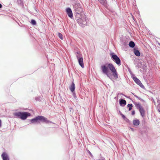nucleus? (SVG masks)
I'll list each match as a JSON object with an SVG mask.
<instances>
[{
    "label": "nucleus",
    "mask_w": 160,
    "mask_h": 160,
    "mask_svg": "<svg viewBox=\"0 0 160 160\" xmlns=\"http://www.w3.org/2000/svg\"><path fill=\"white\" fill-rule=\"evenodd\" d=\"M31 23L33 25H35L36 24V22L34 20L32 19L31 20Z\"/></svg>",
    "instance_id": "obj_20"
},
{
    "label": "nucleus",
    "mask_w": 160,
    "mask_h": 160,
    "mask_svg": "<svg viewBox=\"0 0 160 160\" xmlns=\"http://www.w3.org/2000/svg\"><path fill=\"white\" fill-rule=\"evenodd\" d=\"M66 12L68 16L70 18H72L73 17V14L71 9L68 8L66 9Z\"/></svg>",
    "instance_id": "obj_6"
},
{
    "label": "nucleus",
    "mask_w": 160,
    "mask_h": 160,
    "mask_svg": "<svg viewBox=\"0 0 160 160\" xmlns=\"http://www.w3.org/2000/svg\"><path fill=\"white\" fill-rule=\"evenodd\" d=\"M134 53L135 55L137 56H139L140 55V52L138 50H134Z\"/></svg>",
    "instance_id": "obj_15"
},
{
    "label": "nucleus",
    "mask_w": 160,
    "mask_h": 160,
    "mask_svg": "<svg viewBox=\"0 0 160 160\" xmlns=\"http://www.w3.org/2000/svg\"><path fill=\"white\" fill-rule=\"evenodd\" d=\"M3 160H9V157L6 152H3L2 154Z\"/></svg>",
    "instance_id": "obj_7"
},
{
    "label": "nucleus",
    "mask_w": 160,
    "mask_h": 160,
    "mask_svg": "<svg viewBox=\"0 0 160 160\" xmlns=\"http://www.w3.org/2000/svg\"><path fill=\"white\" fill-rule=\"evenodd\" d=\"M74 8L75 9L76 12L77 13H80L83 11L82 9L80 6L78 4L75 5L74 6Z\"/></svg>",
    "instance_id": "obj_5"
},
{
    "label": "nucleus",
    "mask_w": 160,
    "mask_h": 160,
    "mask_svg": "<svg viewBox=\"0 0 160 160\" xmlns=\"http://www.w3.org/2000/svg\"><path fill=\"white\" fill-rule=\"evenodd\" d=\"M76 57L77 58H78L81 56V54L80 52H77L76 53Z\"/></svg>",
    "instance_id": "obj_17"
},
{
    "label": "nucleus",
    "mask_w": 160,
    "mask_h": 160,
    "mask_svg": "<svg viewBox=\"0 0 160 160\" xmlns=\"http://www.w3.org/2000/svg\"><path fill=\"white\" fill-rule=\"evenodd\" d=\"M139 110L140 113L141 115L142 116V117H144L145 115V111L143 107L139 109Z\"/></svg>",
    "instance_id": "obj_10"
},
{
    "label": "nucleus",
    "mask_w": 160,
    "mask_h": 160,
    "mask_svg": "<svg viewBox=\"0 0 160 160\" xmlns=\"http://www.w3.org/2000/svg\"><path fill=\"white\" fill-rule=\"evenodd\" d=\"M135 114V112L134 111H133L132 112V115H134Z\"/></svg>",
    "instance_id": "obj_23"
},
{
    "label": "nucleus",
    "mask_w": 160,
    "mask_h": 160,
    "mask_svg": "<svg viewBox=\"0 0 160 160\" xmlns=\"http://www.w3.org/2000/svg\"><path fill=\"white\" fill-rule=\"evenodd\" d=\"M1 120L0 119V128L1 127Z\"/></svg>",
    "instance_id": "obj_24"
},
{
    "label": "nucleus",
    "mask_w": 160,
    "mask_h": 160,
    "mask_svg": "<svg viewBox=\"0 0 160 160\" xmlns=\"http://www.w3.org/2000/svg\"><path fill=\"white\" fill-rule=\"evenodd\" d=\"M129 45L130 47L133 48L135 46V43L131 41L129 42Z\"/></svg>",
    "instance_id": "obj_16"
},
{
    "label": "nucleus",
    "mask_w": 160,
    "mask_h": 160,
    "mask_svg": "<svg viewBox=\"0 0 160 160\" xmlns=\"http://www.w3.org/2000/svg\"><path fill=\"white\" fill-rule=\"evenodd\" d=\"M157 107L158 111L160 112V103L158 105Z\"/></svg>",
    "instance_id": "obj_22"
},
{
    "label": "nucleus",
    "mask_w": 160,
    "mask_h": 160,
    "mask_svg": "<svg viewBox=\"0 0 160 160\" xmlns=\"http://www.w3.org/2000/svg\"><path fill=\"white\" fill-rule=\"evenodd\" d=\"M103 1H104V0H103Z\"/></svg>",
    "instance_id": "obj_26"
},
{
    "label": "nucleus",
    "mask_w": 160,
    "mask_h": 160,
    "mask_svg": "<svg viewBox=\"0 0 160 160\" xmlns=\"http://www.w3.org/2000/svg\"><path fill=\"white\" fill-rule=\"evenodd\" d=\"M14 115L20 118L22 120H25L27 118L28 116L31 115L30 113L27 112H17L14 113Z\"/></svg>",
    "instance_id": "obj_2"
},
{
    "label": "nucleus",
    "mask_w": 160,
    "mask_h": 160,
    "mask_svg": "<svg viewBox=\"0 0 160 160\" xmlns=\"http://www.w3.org/2000/svg\"><path fill=\"white\" fill-rule=\"evenodd\" d=\"M2 4L1 3H0V8H2Z\"/></svg>",
    "instance_id": "obj_25"
},
{
    "label": "nucleus",
    "mask_w": 160,
    "mask_h": 160,
    "mask_svg": "<svg viewBox=\"0 0 160 160\" xmlns=\"http://www.w3.org/2000/svg\"><path fill=\"white\" fill-rule=\"evenodd\" d=\"M120 104L122 106V104H123L124 105H126V101L123 99H121L120 100Z\"/></svg>",
    "instance_id": "obj_14"
},
{
    "label": "nucleus",
    "mask_w": 160,
    "mask_h": 160,
    "mask_svg": "<svg viewBox=\"0 0 160 160\" xmlns=\"http://www.w3.org/2000/svg\"><path fill=\"white\" fill-rule=\"evenodd\" d=\"M108 68L112 73V75L113 78L117 79L118 78V75L117 71L112 63H108L105 65H103L101 66V69L102 72L105 74L108 77L111 78V75L109 73Z\"/></svg>",
    "instance_id": "obj_1"
},
{
    "label": "nucleus",
    "mask_w": 160,
    "mask_h": 160,
    "mask_svg": "<svg viewBox=\"0 0 160 160\" xmlns=\"http://www.w3.org/2000/svg\"><path fill=\"white\" fill-rule=\"evenodd\" d=\"M58 36L62 40L63 39V36L62 35V34L60 33H58Z\"/></svg>",
    "instance_id": "obj_18"
},
{
    "label": "nucleus",
    "mask_w": 160,
    "mask_h": 160,
    "mask_svg": "<svg viewBox=\"0 0 160 160\" xmlns=\"http://www.w3.org/2000/svg\"><path fill=\"white\" fill-rule=\"evenodd\" d=\"M75 89V85L74 82H72L71 86L70 87V89L71 91L73 92L74 91Z\"/></svg>",
    "instance_id": "obj_11"
},
{
    "label": "nucleus",
    "mask_w": 160,
    "mask_h": 160,
    "mask_svg": "<svg viewBox=\"0 0 160 160\" xmlns=\"http://www.w3.org/2000/svg\"><path fill=\"white\" fill-rule=\"evenodd\" d=\"M40 121L42 122L46 123H49L50 122L47 119L43 116H38L35 118L31 120L32 122H37L38 121Z\"/></svg>",
    "instance_id": "obj_3"
},
{
    "label": "nucleus",
    "mask_w": 160,
    "mask_h": 160,
    "mask_svg": "<svg viewBox=\"0 0 160 160\" xmlns=\"http://www.w3.org/2000/svg\"><path fill=\"white\" fill-rule=\"evenodd\" d=\"M121 115H122V118H123V119H124L126 121H128V120L125 117V116L124 115L122 114H121Z\"/></svg>",
    "instance_id": "obj_21"
},
{
    "label": "nucleus",
    "mask_w": 160,
    "mask_h": 160,
    "mask_svg": "<svg viewBox=\"0 0 160 160\" xmlns=\"http://www.w3.org/2000/svg\"><path fill=\"white\" fill-rule=\"evenodd\" d=\"M134 104L138 110L142 107L140 103H135Z\"/></svg>",
    "instance_id": "obj_13"
},
{
    "label": "nucleus",
    "mask_w": 160,
    "mask_h": 160,
    "mask_svg": "<svg viewBox=\"0 0 160 160\" xmlns=\"http://www.w3.org/2000/svg\"><path fill=\"white\" fill-rule=\"evenodd\" d=\"M78 59V62L79 65L82 68H83L84 66L83 62V59L82 57H79L78 58H77Z\"/></svg>",
    "instance_id": "obj_8"
},
{
    "label": "nucleus",
    "mask_w": 160,
    "mask_h": 160,
    "mask_svg": "<svg viewBox=\"0 0 160 160\" xmlns=\"http://www.w3.org/2000/svg\"><path fill=\"white\" fill-rule=\"evenodd\" d=\"M134 81L138 85L142 87V86H143L141 81L136 77H133V78Z\"/></svg>",
    "instance_id": "obj_9"
},
{
    "label": "nucleus",
    "mask_w": 160,
    "mask_h": 160,
    "mask_svg": "<svg viewBox=\"0 0 160 160\" xmlns=\"http://www.w3.org/2000/svg\"><path fill=\"white\" fill-rule=\"evenodd\" d=\"M128 107L129 108L128 110L130 111L132 109V104H128Z\"/></svg>",
    "instance_id": "obj_19"
},
{
    "label": "nucleus",
    "mask_w": 160,
    "mask_h": 160,
    "mask_svg": "<svg viewBox=\"0 0 160 160\" xmlns=\"http://www.w3.org/2000/svg\"><path fill=\"white\" fill-rule=\"evenodd\" d=\"M110 55L112 58L117 64L119 65H120L121 60L117 55L114 54L113 53H110Z\"/></svg>",
    "instance_id": "obj_4"
},
{
    "label": "nucleus",
    "mask_w": 160,
    "mask_h": 160,
    "mask_svg": "<svg viewBox=\"0 0 160 160\" xmlns=\"http://www.w3.org/2000/svg\"><path fill=\"white\" fill-rule=\"evenodd\" d=\"M133 124L135 126H138L140 122L138 119H135L133 121Z\"/></svg>",
    "instance_id": "obj_12"
}]
</instances>
